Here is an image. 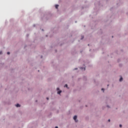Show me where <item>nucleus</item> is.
<instances>
[{"label": "nucleus", "instance_id": "f257e3e1", "mask_svg": "<svg viewBox=\"0 0 128 128\" xmlns=\"http://www.w3.org/2000/svg\"><path fill=\"white\" fill-rule=\"evenodd\" d=\"M78 116H74V120H76Z\"/></svg>", "mask_w": 128, "mask_h": 128}, {"label": "nucleus", "instance_id": "f03ea898", "mask_svg": "<svg viewBox=\"0 0 128 128\" xmlns=\"http://www.w3.org/2000/svg\"><path fill=\"white\" fill-rule=\"evenodd\" d=\"M16 108H20V104H17L16 105Z\"/></svg>", "mask_w": 128, "mask_h": 128}, {"label": "nucleus", "instance_id": "7ed1b4c3", "mask_svg": "<svg viewBox=\"0 0 128 128\" xmlns=\"http://www.w3.org/2000/svg\"><path fill=\"white\" fill-rule=\"evenodd\" d=\"M58 94H62V90H60L59 92H58Z\"/></svg>", "mask_w": 128, "mask_h": 128}, {"label": "nucleus", "instance_id": "20e7f679", "mask_svg": "<svg viewBox=\"0 0 128 128\" xmlns=\"http://www.w3.org/2000/svg\"><path fill=\"white\" fill-rule=\"evenodd\" d=\"M55 8H58V5L56 4V5L55 6Z\"/></svg>", "mask_w": 128, "mask_h": 128}, {"label": "nucleus", "instance_id": "39448f33", "mask_svg": "<svg viewBox=\"0 0 128 128\" xmlns=\"http://www.w3.org/2000/svg\"><path fill=\"white\" fill-rule=\"evenodd\" d=\"M122 77H121L120 79V82H122Z\"/></svg>", "mask_w": 128, "mask_h": 128}, {"label": "nucleus", "instance_id": "423d86ee", "mask_svg": "<svg viewBox=\"0 0 128 128\" xmlns=\"http://www.w3.org/2000/svg\"><path fill=\"white\" fill-rule=\"evenodd\" d=\"M64 87L68 88V84H66L65 86H64Z\"/></svg>", "mask_w": 128, "mask_h": 128}, {"label": "nucleus", "instance_id": "0eeeda50", "mask_svg": "<svg viewBox=\"0 0 128 128\" xmlns=\"http://www.w3.org/2000/svg\"><path fill=\"white\" fill-rule=\"evenodd\" d=\"M84 36H82V38H81V40H84Z\"/></svg>", "mask_w": 128, "mask_h": 128}, {"label": "nucleus", "instance_id": "6e6552de", "mask_svg": "<svg viewBox=\"0 0 128 128\" xmlns=\"http://www.w3.org/2000/svg\"><path fill=\"white\" fill-rule=\"evenodd\" d=\"M102 90H103V92H104V88H102Z\"/></svg>", "mask_w": 128, "mask_h": 128}, {"label": "nucleus", "instance_id": "1a4fd4ad", "mask_svg": "<svg viewBox=\"0 0 128 128\" xmlns=\"http://www.w3.org/2000/svg\"><path fill=\"white\" fill-rule=\"evenodd\" d=\"M56 90H60V88H57Z\"/></svg>", "mask_w": 128, "mask_h": 128}, {"label": "nucleus", "instance_id": "9d476101", "mask_svg": "<svg viewBox=\"0 0 128 128\" xmlns=\"http://www.w3.org/2000/svg\"><path fill=\"white\" fill-rule=\"evenodd\" d=\"M0 54H2V52H0Z\"/></svg>", "mask_w": 128, "mask_h": 128}, {"label": "nucleus", "instance_id": "9b49d317", "mask_svg": "<svg viewBox=\"0 0 128 128\" xmlns=\"http://www.w3.org/2000/svg\"><path fill=\"white\" fill-rule=\"evenodd\" d=\"M10 52H7V54H10Z\"/></svg>", "mask_w": 128, "mask_h": 128}, {"label": "nucleus", "instance_id": "f8f14e48", "mask_svg": "<svg viewBox=\"0 0 128 128\" xmlns=\"http://www.w3.org/2000/svg\"><path fill=\"white\" fill-rule=\"evenodd\" d=\"M122 124L120 125V128H122Z\"/></svg>", "mask_w": 128, "mask_h": 128}, {"label": "nucleus", "instance_id": "ddd939ff", "mask_svg": "<svg viewBox=\"0 0 128 128\" xmlns=\"http://www.w3.org/2000/svg\"><path fill=\"white\" fill-rule=\"evenodd\" d=\"M55 128H58V126H56Z\"/></svg>", "mask_w": 128, "mask_h": 128}, {"label": "nucleus", "instance_id": "4468645a", "mask_svg": "<svg viewBox=\"0 0 128 128\" xmlns=\"http://www.w3.org/2000/svg\"><path fill=\"white\" fill-rule=\"evenodd\" d=\"M46 100H48V98H46Z\"/></svg>", "mask_w": 128, "mask_h": 128}, {"label": "nucleus", "instance_id": "2eb2a0df", "mask_svg": "<svg viewBox=\"0 0 128 128\" xmlns=\"http://www.w3.org/2000/svg\"><path fill=\"white\" fill-rule=\"evenodd\" d=\"M108 122H110V120L109 119V120H108Z\"/></svg>", "mask_w": 128, "mask_h": 128}, {"label": "nucleus", "instance_id": "dca6fc26", "mask_svg": "<svg viewBox=\"0 0 128 128\" xmlns=\"http://www.w3.org/2000/svg\"><path fill=\"white\" fill-rule=\"evenodd\" d=\"M84 68V70H86V68Z\"/></svg>", "mask_w": 128, "mask_h": 128}, {"label": "nucleus", "instance_id": "f3484780", "mask_svg": "<svg viewBox=\"0 0 128 128\" xmlns=\"http://www.w3.org/2000/svg\"><path fill=\"white\" fill-rule=\"evenodd\" d=\"M41 58H42V56H41Z\"/></svg>", "mask_w": 128, "mask_h": 128}, {"label": "nucleus", "instance_id": "a211bd4d", "mask_svg": "<svg viewBox=\"0 0 128 128\" xmlns=\"http://www.w3.org/2000/svg\"><path fill=\"white\" fill-rule=\"evenodd\" d=\"M75 70H78V68H75Z\"/></svg>", "mask_w": 128, "mask_h": 128}, {"label": "nucleus", "instance_id": "6ab92c4d", "mask_svg": "<svg viewBox=\"0 0 128 128\" xmlns=\"http://www.w3.org/2000/svg\"><path fill=\"white\" fill-rule=\"evenodd\" d=\"M112 38H114V36H112Z\"/></svg>", "mask_w": 128, "mask_h": 128}]
</instances>
